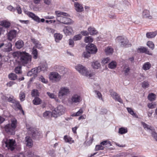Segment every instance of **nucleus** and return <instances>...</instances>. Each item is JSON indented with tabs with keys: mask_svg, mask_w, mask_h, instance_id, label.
Here are the masks:
<instances>
[{
	"mask_svg": "<svg viewBox=\"0 0 157 157\" xmlns=\"http://www.w3.org/2000/svg\"><path fill=\"white\" fill-rule=\"evenodd\" d=\"M13 56L19 64L23 66L30 63L32 60L31 56L25 51L15 52Z\"/></svg>",
	"mask_w": 157,
	"mask_h": 157,
	"instance_id": "1",
	"label": "nucleus"
},
{
	"mask_svg": "<svg viewBox=\"0 0 157 157\" xmlns=\"http://www.w3.org/2000/svg\"><path fill=\"white\" fill-rule=\"evenodd\" d=\"M17 121L16 119H12L11 120L10 124H8L4 126H1V128L8 134L14 135L15 133V129L17 126Z\"/></svg>",
	"mask_w": 157,
	"mask_h": 157,
	"instance_id": "2",
	"label": "nucleus"
},
{
	"mask_svg": "<svg viewBox=\"0 0 157 157\" xmlns=\"http://www.w3.org/2000/svg\"><path fill=\"white\" fill-rule=\"evenodd\" d=\"M55 13L57 16V20L60 23L69 24L71 23V19L66 17L68 16V14L65 12H61L59 11H56Z\"/></svg>",
	"mask_w": 157,
	"mask_h": 157,
	"instance_id": "3",
	"label": "nucleus"
},
{
	"mask_svg": "<svg viewBox=\"0 0 157 157\" xmlns=\"http://www.w3.org/2000/svg\"><path fill=\"white\" fill-rule=\"evenodd\" d=\"M75 68L81 74L87 77H90L93 75V73L87 71L86 67L82 65H78L75 66Z\"/></svg>",
	"mask_w": 157,
	"mask_h": 157,
	"instance_id": "4",
	"label": "nucleus"
},
{
	"mask_svg": "<svg viewBox=\"0 0 157 157\" xmlns=\"http://www.w3.org/2000/svg\"><path fill=\"white\" fill-rule=\"evenodd\" d=\"M65 111L63 107L61 105H58L52 111V115L54 117H57L63 114Z\"/></svg>",
	"mask_w": 157,
	"mask_h": 157,
	"instance_id": "5",
	"label": "nucleus"
},
{
	"mask_svg": "<svg viewBox=\"0 0 157 157\" xmlns=\"http://www.w3.org/2000/svg\"><path fill=\"white\" fill-rule=\"evenodd\" d=\"M116 41L118 43L120 44L122 47H128L129 46L128 40L126 39L125 38L122 36L117 37L116 39Z\"/></svg>",
	"mask_w": 157,
	"mask_h": 157,
	"instance_id": "6",
	"label": "nucleus"
},
{
	"mask_svg": "<svg viewBox=\"0 0 157 157\" xmlns=\"http://www.w3.org/2000/svg\"><path fill=\"white\" fill-rule=\"evenodd\" d=\"M61 76L58 73L55 72H51L49 76L50 80L53 82H58L61 79Z\"/></svg>",
	"mask_w": 157,
	"mask_h": 157,
	"instance_id": "7",
	"label": "nucleus"
},
{
	"mask_svg": "<svg viewBox=\"0 0 157 157\" xmlns=\"http://www.w3.org/2000/svg\"><path fill=\"white\" fill-rule=\"evenodd\" d=\"M5 146L9 150L11 151H13L15 148L16 141L13 139H9L5 142Z\"/></svg>",
	"mask_w": 157,
	"mask_h": 157,
	"instance_id": "8",
	"label": "nucleus"
},
{
	"mask_svg": "<svg viewBox=\"0 0 157 157\" xmlns=\"http://www.w3.org/2000/svg\"><path fill=\"white\" fill-rule=\"evenodd\" d=\"M86 50L88 51L91 54L96 53L97 51V48L96 46L93 44H87L86 47Z\"/></svg>",
	"mask_w": 157,
	"mask_h": 157,
	"instance_id": "9",
	"label": "nucleus"
},
{
	"mask_svg": "<svg viewBox=\"0 0 157 157\" xmlns=\"http://www.w3.org/2000/svg\"><path fill=\"white\" fill-rule=\"evenodd\" d=\"M109 92L110 95L115 101H118L121 103H123L122 100L117 93L114 92L113 90H110Z\"/></svg>",
	"mask_w": 157,
	"mask_h": 157,
	"instance_id": "10",
	"label": "nucleus"
},
{
	"mask_svg": "<svg viewBox=\"0 0 157 157\" xmlns=\"http://www.w3.org/2000/svg\"><path fill=\"white\" fill-rule=\"evenodd\" d=\"M17 34V32L15 30H11L7 33V37L8 40L11 41L12 40L16 37Z\"/></svg>",
	"mask_w": 157,
	"mask_h": 157,
	"instance_id": "11",
	"label": "nucleus"
},
{
	"mask_svg": "<svg viewBox=\"0 0 157 157\" xmlns=\"http://www.w3.org/2000/svg\"><path fill=\"white\" fill-rule=\"evenodd\" d=\"M69 92V90L67 87H61L59 92V96L60 97V96L67 95Z\"/></svg>",
	"mask_w": 157,
	"mask_h": 157,
	"instance_id": "12",
	"label": "nucleus"
},
{
	"mask_svg": "<svg viewBox=\"0 0 157 157\" xmlns=\"http://www.w3.org/2000/svg\"><path fill=\"white\" fill-rule=\"evenodd\" d=\"M25 13L29 16V17L31 18L35 21L39 22H40V19L34 13L32 12L27 11L25 12Z\"/></svg>",
	"mask_w": 157,
	"mask_h": 157,
	"instance_id": "13",
	"label": "nucleus"
},
{
	"mask_svg": "<svg viewBox=\"0 0 157 157\" xmlns=\"http://www.w3.org/2000/svg\"><path fill=\"white\" fill-rule=\"evenodd\" d=\"M111 145V144L110 142L107 140L103 141L100 143V144H99V150H103L104 147L103 146L107 147Z\"/></svg>",
	"mask_w": 157,
	"mask_h": 157,
	"instance_id": "14",
	"label": "nucleus"
},
{
	"mask_svg": "<svg viewBox=\"0 0 157 157\" xmlns=\"http://www.w3.org/2000/svg\"><path fill=\"white\" fill-rule=\"evenodd\" d=\"M71 100L72 103H78L82 101V99L80 95L75 94L72 96Z\"/></svg>",
	"mask_w": 157,
	"mask_h": 157,
	"instance_id": "15",
	"label": "nucleus"
},
{
	"mask_svg": "<svg viewBox=\"0 0 157 157\" xmlns=\"http://www.w3.org/2000/svg\"><path fill=\"white\" fill-rule=\"evenodd\" d=\"M74 6L76 11L81 12L83 10V7L82 4L78 2H75Z\"/></svg>",
	"mask_w": 157,
	"mask_h": 157,
	"instance_id": "16",
	"label": "nucleus"
},
{
	"mask_svg": "<svg viewBox=\"0 0 157 157\" xmlns=\"http://www.w3.org/2000/svg\"><path fill=\"white\" fill-rule=\"evenodd\" d=\"M138 50V52L140 53H144L149 55H152V53L148 50V49L147 48L142 47L139 48Z\"/></svg>",
	"mask_w": 157,
	"mask_h": 157,
	"instance_id": "17",
	"label": "nucleus"
},
{
	"mask_svg": "<svg viewBox=\"0 0 157 157\" xmlns=\"http://www.w3.org/2000/svg\"><path fill=\"white\" fill-rule=\"evenodd\" d=\"M63 31L66 35H71L73 33L72 28L70 26L65 27Z\"/></svg>",
	"mask_w": 157,
	"mask_h": 157,
	"instance_id": "18",
	"label": "nucleus"
},
{
	"mask_svg": "<svg viewBox=\"0 0 157 157\" xmlns=\"http://www.w3.org/2000/svg\"><path fill=\"white\" fill-rule=\"evenodd\" d=\"M0 25L7 29L10 26L11 23L9 21L5 20L0 21Z\"/></svg>",
	"mask_w": 157,
	"mask_h": 157,
	"instance_id": "19",
	"label": "nucleus"
},
{
	"mask_svg": "<svg viewBox=\"0 0 157 157\" xmlns=\"http://www.w3.org/2000/svg\"><path fill=\"white\" fill-rule=\"evenodd\" d=\"M141 124L145 129L147 130L151 131V133L152 131H154V129L153 127L147 124L145 122H141Z\"/></svg>",
	"mask_w": 157,
	"mask_h": 157,
	"instance_id": "20",
	"label": "nucleus"
},
{
	"mask_svg": "<svg viewBox=\"0 0 157 157\" xmlns=\"http://www.w3.org/2000/svg\"><path fill=\"white\" fill-rule=\"evenodd\" d=\"M142 17L143 18L151 19L152 17L150 15L149 12L148 10H144L142 13Z\"/></svg>",
	"mask_w": 157,
	"mask_h": 157,
	"instance_id": "21",
	"label": "nucleus"
},
{
	"mask_svg": "<svg viewBox=\"0 0 157 157\" xmlns=\"http://www.w3.org/2000/svg\"><path fill=\"white\" fill-rule=\"evenodd\" d=\"M39 72H40V71L38 70L37 69L34 68L32 69L31 71L28 72L27 73V75L28 76H31L32 75H34Z\"/></svg>",
	"mask_w": 157,
	"mask_h": 157,
	"instance_id": "22",
	"label": "nucleus"
},
{
	"mask_svg": "<svg viewBox=\"0 0 157 157\" xmlns=\"http://www.w3.org/2000/svg\"><path fill=\"white\" fill-rule=\"evenodd\" d=\"M63 139L65 142L68 143L70 144H71L74 142V140H73L72 138L67 135L65 136H64Z\"/></svg>",
	"mask_w": 157,
	"mask_h": 157,
	"instance_id": "23",
	"label": "nucleus"
},
{
	"mask_svg": "<svg viewBox=\"0 0 157 157\" xmlns=\"http://www.w3.org/2000/svg\"><path fill=\"white\" fill-rule=\"evenodd\" d=\"M24 43L23 41L21 40H19L17 41L15 43V46L16 48L20 49L23 46Z\"/></svg>",
	"mask_w": 157,
	"mask_h": 157,
	"instance_id": "24",
	"label": "nucleus"
},
{
	"mask_svg": "<svg viewBox=\"0 0 157 157\" xmlns=\"http://www.w3.org/2000/svg\"><path fill=\"white\" fill-rule=\"evenodd\" d=\"M26 145L29 147H32L33 145V141L31 138L29 136H27L25 138Z\"/></svg>",
	"mask_w": 157,
	"mask_h": 157,
	"instance_id": "25",
	"label": "nucleus"
},
{
	"mask_svg": "<svg viewBox=\"0 0 157 157\" xmlns=\"http://www.w3.org/2000/svg\"><path fill=\"white\" fill-rule=\"evenodd\" d=\"M105 52L106 55H112L113 52V49L110 46H108L105 49Z\"/></svg>",
	"mask_w": 157,
	"mask_h": 157,
	"instance_id": "26",
	"label": "nucleus"
},
{
	"mask_svg": "<svg viewBox=\"0 0 157 157\" xmlns=\"http://www.w3.org/2000/svg\"><path fill=\"white\" fill-rule=\"evenodd\" d=\"M25 95L26 94L25 91H21L20 92L19 94V98L21 101H23L25 100Z\"/></svg>",
	"mask_w": 157,
	"mask_h": 157,
	"instance_id": "27",
	"label": "nucleus"
},
{
	"mask_svg": "<svg viewBox=\"0 0 157 157\" xmlns=\"http://www.w3.org/2000/svg\"><path fill=\"white\" fill-rule=\"evenodd\" d=\"M42 100L38 97H35L33 101V102L34 105H38L41 103Z\"/></svg>",
	"mask_w": 157,
	"mask_h": 157,
	"instance_id": "28",
	"label": "nucleus"
},
{
	"mask_svg": "<svg viewBox=\"0 0 157 157\" xmlns=\"http://www.w3.org/2000/svg\"><path fill=\"white\" fill-rule=\"evenodd\" d=\"M156 32H147L146 34V37L148 38H152L156 36Z\"/></svg>",
	"mask_w": 157,
	"mask_h": 157,
	"instance_id": "29",
	"label": "nucleus"
},
{
	"mask_svg": "<svg viewBox=\"0 0 157 157\" xmlns=\"http://www.w3.org/2000/svg\"><path fill=\"white\" fill-rule=\"evenodd\" d=\"M54 37L55 38L56 41L58 42L59 40H61L63 36L60 33H56L54 34Z\"/></svg>",
	"mask_w": 157,
	"mask_h": 157,
	"instance_id": "30",
	"label": "nucleus"
},
{
	"mask_svg": "<svg viewBox=\"0 0 157 157\" xmlns=\"http://www.w3.org/2000/svg\"><path fill=\"white\" fill-rule=\"evenodd\" d=\"M117 65L116 62L112 61L108 64V67L111 69H114L116 68Z\"/></svg>",
	"mask_w": 157,
	"mask_h": 157,
	"instance_id": "31",
	"label": "nucleus"
},
{
	"mask_svg": "<svg viewBox=\"0 0 157 157\" xmlns=\"http://www.w3.org/2000/svg\"><path fill=\"white\" fill-rule=\"evenodd\" d=\"M31 95L32 97H37L39 96V93L36 89H33L31 91Z\"/></svg>",
	"mask_w": 157,
	"mask_h": 157,
	"instance_id": "32",
	"label": "nucleus"
},
{
	"mask_svg": "<svg viewBox=\"0 0 157 157\" xmlns=\"http://www.w3.org/2000/svg\"><path fill=\"white\" fill-rule=\"evenodd\" d=\"M15 105L17 107V108L20 110L22 113L24 115V112L23 110L22 109V108L21 106V105L20 104L19 101H17L15 103Z\"/></svg>",
	"mask_w": 157,
	"mask_h": 157,
	"instance_id": "33",
	"label": "nucleus"
},
{
	"mask_svg": "<svg viewBox=\"0 0 157 157\" xmlns=\"http://www.w3.org/2000/svg\"><path fill=\"white\" fill-rule=\"evenodd\" d=\"M8 78L11 80H15L17 78L16 75L13 73H11L8 75Z\"/></svg>",
	"mask_w": 157,
	"mask_h": 157,
	"instance_id": "34",
	"label": "nucleus"
},
{
	"mask_svg": "<svg viewBox=\"0 0 157 157\" xmlns=\"http://www.w3.org/2000/svg\"><path fill=\"white\" fill-rule=\"evenodd\" d=\"M151 64L149 62L145 63L143 66V69L145 70H149L151 67Z\"/></svg>",
	"mask_w": 157,
	"mask_h": 157,
	"instance_id": "35",
	"label": "nucleus"
},
{
	"mask_svg": "<svg viewBox=\"0 0 157 157\" xmlns=\"http://www.w3.org/2000/svg\"><path fill=\"white\" fill-rule=\"evenodd\" d=\"M128 132L127 128L121 127L119 128L118 133L120 134H123L126 133Z\"/></svg>",
	"mask_w": 157,
	"mask_h": 157,
	"instance_id": "36",
	"label": "nucleus"
},
{
	"mask_svg": "<svg viewBox=\"0 0 157 157\" xmlns=\"http://www.w3.org/2000/svg\"><path fill=\"white\" fill-rule=\"evenodd\" d=\"M156 98V95L154 93L149 94L148 96V99L150 101H154Z\"/></svg>",
	"mask_w": 157,
	"mask_h": 157,
	"instance_id": "37",
	"label": "nucleus"
},
{
	"mask_svg": "<svg viewBox=\"0 0 157 157\" xmlns=\"http://www.w3.org/2000/svg\"><path fill=\"white\" fill-rule=\"evenodd\" d=\"M83 113V111L82 109H80L77 112L74 113L72 115V116H78L81 115Z\"/></svg>",
	"mask_w": 157,
	"mask_h": 157,
	"instance_id": "38",
	"label": "nucleus"
},
{
	"mask_svg": "<svg viewBox=\"0 0 157 157\" xmlns=\"http://www.w3.org/2000/svg\"><path fill=\"white\" fill-rule=\"evenodd\" d=\"M88 31L90 34L91 35L95 34L96 33V31L94 28L89 27L88 29Z\"/></svg>",
	"mask_w": 157,
	"mask_h": 157,
	"instance_id": "39",
	"label": "nucleus"
},
{
	"mask_svg": "<svg viewBox=\"0 0 157 157\" xmlns=\"http://www.w3.org/2000/svg\"><path fill=\"white\" fill-rule=\"evenodd\" d=\"M32 54L33 55V58L35 59H36L38 56V52L36 49L33 48Z\"/></svg>",
	"mask_w": 157,
	"mask_h": 157,
	"instance_id": "40",
	"label": "nucleus"
},
{
	"mask_svg": "<svg viewBox=\"0 0 157 157\" xmlns=\"http://www.w3.org/2000/svg\"><path fill=\"white\" fill-rule=\"evenodd\" d=\"M147 45L149 48H150L152 50H153L154 48V44L152 41H148L147 42Z\"/></svg>",
	"mask_w": 157,
	"mask_h": 157,
	"instance_id": "41",
	"label": "nucleus"
},
{
	"mask_svg": "<svg viewBox=\"0 0 157 157\" xmlns=\"http://www.w3.org/2000/svg\"><path fill=\"white\" fill-rule=\"evenodd\" d=\"M84 41L86 43H91L93 41V39L91 37L88 36L85 38Z\"/></svg>",
	"mask_w": 157,
	"mask_h": 157,
	"instance_id": "42",
	"label": "nucleus"
},
{
	"mask_svg": "<svg viewBox=\"0 0 157 157\" xmlns=\"http://www.w3.org/2000/svg\"><path fill=\"white\" fill-rule=\"evenodd\" d=\"M92 66L94 69H97L98 68V62L96 61L92 63Z\"/></svg>",
	"mask_w": 157,
	"mask_h": 157,
	"instance_id": "43",
	"label": "nucleus"
},
{
	"mask_svg": "<svg viewBox=\"0 0 157 157\" xmlns=\"http://www.w3.org/2000/svg\"><path fill=\"white\" fill-rule=\"evenodd\" d=\"M47 94L50 98H53L56 99V96L53 93H52L50 92H48Z\"/></svg>",
	"mask_w": 157,
	"mask_h": 157,
	"instance_id": "44",
	"label": "nucleus"
},
{
	"mask_svg": "<svg viewBox=\"0 0 157 157\" xmlns=\"http://www.w3.org/2000/svg\"><path fill=\"white\" fill-rule=\"evenodd\" d=\"M82 37V36L80 34H78L75 35L73 37V40L74 41H77L80 40Z\"/></svg>",
	"mask_w": 157,
	"mask_h": 157,
	"instance_id": "45",
	"label": "nucleus"
},
{
	"mask_svg": "<svg viewBox=\"0 0 157 157\" xmlns=\"http://www.w3.org/2000/svg\"><path fill=\"white\" fill-rule=\"evenodd\" d=\"M149 86V84L147 82L144 81L142 83V86L144 89L148 87Z\"/></svg>",
	"mask_w": 157,
	"mask_h": 157,
	"instance_id": "46",
	"label": "nucleus"
},
{
	"mask_svg": "<svg viewBox=\"0 0 157 157\" xmlns=\"http://www.w3.org/2000/svg\"><path fill=\"white\" fill-rule=\"evenodd\" d=\"M91 54L89 52L87 51L83 52V56L85 58H88L90 56V54Z\"/></svg>",
	"mask_w": 157,
	"mask_h": 157,
	"instance_id": "47",
	"label": "nucleus"
},
{
	"mask_svg": "<svg viewBox=\"0 0 157 157\" xmlns=\"http://www.w3.org/2000/svg\"><path fill=\"white\" fill-rule=\"evenodd\" d=\"M21 66H18L16 67L15 69V72L17 74H19L21 73Z\"/></svg>",
	"mask_w": 157,
	"mask_h": 157,
	"instance_id": "48",
	"label": "nucleus"
},
{
	"mask_svg": "<svg viewBox=\"0 0 157 157\" xmlns=\"http://www.w3.org/2000/svg\"><path fill=\"white\" fill-rule=\"evenodd\" d=\"M38 70L40 71V72L41 71H47V68L45 65H43L42 67H38L36 68Z\"/></svg>",
	"mask_w": 157,
	"mask_h": 157,
	"instance_id": "49",
	"label": "nucleus"
},
{
	"mask_svg": "<svg viewBox=\"0 0 157 157\" xmlns=\"http://www.w3.org/2000/svg\"><path fill=\"white\" fill-rule=\"evenodd\" d=\"M39 79L42 82L44 83H47L48 82V81L45 79L43 76L41 75Z\"/></svg>",
	"mask_w": 157,
	"mask_h": 157,
	"instance_id": "50",
	"label": "nucleus"
},
{
	"mask_svg": "<svg viewBox=\"0 0 157 157\" xmlns=\"http://www.w3.org/2000/svg\"><path fill=\"white\" fill-rule=\"evenodd\" d=\"M110 59L109 57L104 58L103 59L101 63L103 64L107 63Z\"/></svg>",
	"mask_w": 157,
	"mask_h": 157,
	"instance_id": "51",
	"label": "nucleus"
},
{
	"mask_svg": "<svg viewBox=\"0 0 157 157\" xmlns=\"http://www.w3.org/2000/svg\"><path fill=\"white\" fill-rule=\"evenodd\" d=\"M51 114V112L49 111H47L43 113V116L44 117H49Z\"/></svg>",
	"mask_w": 157,
	"mask_h": 157,
	"instance_id": "52",
	"label": "nucleus"
},
{
	"mask_svg": "<svg viewBox=\"0 0 157 157\" xmlns=\"http://www.w3.org/2000/svg\"><path fill=\"white\" fill-rule=\"evenodd\" d=\"M35 44V46L38 48H41V45L40 42L38 41H35L34 42Z\"/></svg>",
	"mask_w": 157,
	"mask_h": 157,
	"instance_id": "53",
	"label": "nucleus"
},
{
	"mask_svg": "<svg viewBox=\"0 0 157 157\" xmlns=\"http://www.w3.org/2000/svg\"><path fill=\"white\" fill-rule=\"evenodd\" d=\"M128 112L132 115H135L136 114L134 113L133 111L131 108H127Z\"/></svg>",
	"mask_w": 157,
	"mask_h": 157,
	"instance_id": "54",
	"label": "nucleus"
},
{
	"mask_svg": "<svg viewBox=\"0 0 157 157\" xmlns=\"http://www.w3.org/2000/svg\"><path fill=\"white\" fill-rule=\"evenodd\" d=\"M151 134L155 140L157 141V133L154 131L151 132Z\"/></svg>",
	"mask_w": 157,
	"mask_h": 157,
	"instance_id": "55",
	"label": "nucleus"
},
{
	"mask_svg": "<svg viewBox=\"0 0 157 157\" xmlns=\"http://www.w3.org/2000/svg\"><path fill=\"white\" fill-rule=\"evenodd\" d=\"M46 30L49 33H53L55 32V30L54 29L49 27L46 28Z\"/></svg>",
	"mask_w": 157,
	"mask_h": 157,
	"instance_id": "56",
	"label": "nucleus"
},
{
	"mask_svg": "<svg viewBox=\"0 0 157 157\" xmlns=\"http://www.w3.org/2000/svg\"><path fill=\"white\" fill-rule=\"evenodd\" d=\"M107 112V110L105 108H103L101 109V111L100 112V114H106Z\"/></svg>",
	"mask_w": 157,
	"mask_h": 157,
	"instance_id": "57",
	"label": "nucleus"
},
{
	"mask_svg": "<svg viewBox=\"0 0 157 157\" xmlns=\"http://www.w3.org/2000/svg\"><path fill=\"white\" fill-rule=\"evenodd\" d=\"M15 83L14 82L10 81L9 82L7 83L6 85L7 86L11 87L12 85Z\"/></svg>",
	"mask_w": 157,
	"mask_h": 157,
	"instance_id": "58",
	"label": "nucleus"
},
{
	"mask_svg": "<svg viewBox=\"0 0 157 157\" xmlns=\"http://www.w3.org/2000/svg\"><path fill=\"white\" fill-rule=\"evenodd\" d=\"M73 40L70 39L69 40V44L71 46V47H73L74 45V42Z\"/></svg>",
	"mask_w": 157,
	"mask_h": 157,
	"instance_id": "59",
	"label": "nucleus"
},
{
	"mask_svg": "<svg viewBox=\"0 0 157 157\" xmlns=\"http://www.w3.org/2000/svg\"><path fill=\"white\" fill-rule=\"evenodd\" d=\"M130 70V68L129 67H128V68H126V69L124 70V72L125 75H128V73L129 72Z\"/></svg>",
	"mask_w": 157,
	"mask_h": 157,
	"instance_id": "60",
	"label": "nucleus"
},
{
	"mask_svg": "<svg viewBox=\"0 0 157 157\" xmlns=\"http://www.w3.org/2000/svg\"><path fill=\"white\" fill-rule=\"evenodd\" d=\"M16 9L17 10V13L19 14H21L22 12V11L21 7L19 6H17L16 7Z\"/></svg>",
	"mask_w": 157,
	"mask_h": 157,
	"instance_id": "61",
	"label": "nucleus"
},
{
	"mask_svg": "<svg viewBox=\"0 0 157 157\" xmlns=\"http://www.w3.org/2000/svg\"><path fill=\"white\" fill-rule=\"evenodd\" d=\"M7 9L11 11H14L15 10V9L14 8L11 6H8L7 7Z\"/></svg>",
	"mask_w": 157,
	"mask_h": 157,
	"instance_id": "62",
	"label": "nucleus"
},
{
	"mask_svg": "<svg viewBox=\"0 0 157 157\" xmlns=\"http://www.w3.org/2000/svg\"><path fill=\"white\" fill-rule=\"evenodd\" d=\"M78 128V127L76 126L72 128V131L74 133L76 134L77 133L76 130Z\"/></svg>",
	"mask_w": 157,
	"mask_h": 157,
	"instance_id": "63",
	"label": "nucleus"
},
{
	"mask_svg": "<svg viewBox=\"0 0 157 157\" xmlns=\"http://www.w3.org/2000/svg\"><path fill=\"white\" fill-rule=\"evenodd\" d=\"M81 33L84 36H86L88 34V32L86 31H82Z\"/></svg>",
	"mask_w": 157,
	"mask_h": 157,
	"instance_id": "64",
	"label": "nucleus"
}]
</instances>
